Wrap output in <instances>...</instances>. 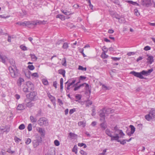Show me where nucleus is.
<instances>
[{
    "label": "nucleus",
    "instance_id": "f257e3e1",
    "mask_svg": "<svg viewBox=\"0 0 155 155\" xmlns=\"http://www.w3.org/2000/svg\"><path fill=\"white\" fill-rule=\"evenodd\" d=\"M46 21H41L39 20H37L35 21H25V26H28V27H30V25H44L46 23Z\"/></svg>",
    "mask_w": 155,
    "mask_h": 155
},
{
    "label": "nucleus",
    "instance_id": "f03ea898",
    "mask_svg": "<svg viewBox=\"0 0 155 155\" xmlns=\"http://www.w3.org/2000/svg\"><path fill=\"white\" fill-rule=\"evenodd\" d=\"M8 70L11 77L13 78H15L18 76L19 74L18 71L17 67H9Z\"/></svg>",
    "mask_w": 155,
    "mask_h": 155
},
{
    "label": "nucleus",
    "instance_id": "7ed1b4c3",
    "mask_svg": "<svg viewBox=\"0 0 155 155\" xmlns=\"http://www.w3.org/2000/svg\"><path fill=\"white\" fill-rule=\"evenodd\" d=\"M38 124L40 126H48V124L47 120L45 117H41L38 121Z\"/></svg>",
    "mask_w": 155,
    "mask_h": 155
},
{
    "label": "nucleus",
    "instance_id": "20e7f679",
    "mask_svg": "<svg viewBox=\"0 0 155 155\" xmlns=\"http://www.w3.org/2000/svg\"><path fill=\"white\" fill-rule=\"evenodd\" d=\"M37 94L35 92L33 91L31 92L29 94L26 95L27 98L29 99L31 101L36 100V96Z\"/></svg>",
    "mask_w": 155,
    "mask_h": 155
},
{
    "label": "nucleus",
    "instance_id": "39448f33",
    "mask_svg": "<svg viewBox=\"0 0 155 155\" xmlns=\"http://www.w3.org/2000/svg\"><path fill=\"white\" fill-rule=\"evenodd\" d=\"M130 74L140 79H144V78L142 75L141 72H135V71H131L130 73Z\"/></svg>",
    "mask_w": 155,
    "mask_h": 155
},
{
    "label": "nucleus",
    "instance_id": "423d86ee",
    "mask_svg": "<svg viewBox=\"0 0 155 155\" xmlns=\"http://www.w3.org/2000/svg\"><path fill=\"white\" fill-rule=\"evenodd\" d=\"M42 141V139L41 137L39 139L33 140L32 143L34 147L36 148L38 147L39 145V143H41Z\"/></svg>",
    "mask_w": 155,
    "mask_h": 155
},
{
    "label": "nucleus",
    "instance_id": "0eeeda50",
    "mask_svg": "<svg viewBox=\"0 0 155 155\" xmlns=\"http://www.w3.org/2000/svg\"><path fill=\"white\" fill-rule=\"evenodd\" d=\"M104 111V108L103 109L99 111V116L101 117L100 118V121H102V120L104 121V120H105V115L106 114Z\"/></svg>",
    "mask_w": 155,
    "mask_h": 155
},
{
    "label": "nucleus",
    "instance_id": "6e6552de",
    "mask_svg": "<svg viewBox=\"0 0 155 155\" xmlns=\"http://www.w3.org/2000/svg\"><path fill=\"white\" fill-rule=\"evenodd\" d=\"M115 136H113V135L110 137L111 138L110 139L111 141L116 140L117 142H120V140H119L120 137L119 136L118 134H115Z\"/></svg>",
    "mask_w": 155,
    "mask_h": 155
},
{
    "label": "nucleus",
    "instance_id": "1a4fd4ad",
    "mask_svg": "<svg viewBox=\"0 0 155 155\" xmlns=\"http://www.w3.org/2000/svg\"><path fill=\"white\" fill-rule=\"evenodd\" d=\"M153 71V69L151 68L150 69L148 70L147 71L143 70L141 71V72L142 75L147 76L148 75H150V73H151Z\"/></svg>",
    "mask_w": 155,
    "mask_h": 155
},
{
    "label": "nucleus",
    "instance_id": "9d476101",
    "mask_svg": "<svg viewBox=\"0 0 155 155\" xmlns=\"http://www.w3.org/2000/svg\"><path fill=\"white\" fill-rule=\"evenodd\" d=\"M26 85L30 91H32L34 90V85L31 82H28Z\"/></svg>",
    "mask_w": 155,
    "mask_h": 155
},
{
    "label": "nucleus",
    "instance_id": "9b49d317",
    "mask_svg": "<svg viewBox=\"0 0 155 155\" xmlns=\"http://www.w3.org/2000/svg\"><path fill=\"white\" fill-rule=\"evenodd\" d=\"M142 3L144 5L147 7H148L151 5L150 0H143Z\"/></svg>",
    "mask_w": 155,
    "mask_h": 155
},
{
    "label": "nucleus",
    "instance_id": "f8f14e48",
    "mask_svg": "<svg viewBox=\"0 0 155 155\" xmlns=\"http://www.w3.org/2000/svg\"><path fill=\"white\" fill-rule=\"evenodd\" d=\"M147 56H148L147 59L148 61L147 62L151 64L154 61L153 57L152 56H149L148 55H147Z\"/></svg>",
    "mask_w": 155,
    "mask_h": 155
},
{
    "label": "nucleus",
    "instance_id": "ddd939ff",
    "mask_svg": "<svg viewBox=\"0 0 155 155\" xmlns=\"http://www.w3.org/2000/svg\"><path fill=\"white\" fill-rule=\"evenodd\" d=\"M37 130L38 131V132L39 133H40L41 134V135L44 136L45 135V130L42 128L40 127H38L37 128Z\"/></svg>",
    "mask_w": 155,
    "mask_h": 155
},
{
    "label": "nucleus",
    "instance_id": "4468645a",
    "mask_svg": "<svg viewBox=\"0 0 155 155\" xmlns=\"http://www.w3.org/2000/svg\"><path fill=\"white\" fill-rule=\"evenodd\" d=\"M101 121L102 123L100 124V125L102 130H104L107 127V126L105 124V120H104V121L102 120V121Z\"/></svg>",
    "mask_w": 155,
    "mask_h": 155
},
{
    "label": "nucleus",
    "instance_id": "2eb2a0df",
    "mask_svg": "<svg viewBox=\"0 0 155 155\" xmlns=\"http://www.w3.org/2000/svg\"><path fill=\"white\" fill-rule=\"evenodd\" d=\"M118 134L120 135V137H123L124 136V134L123 133V132L122 130H120L119 129L116 131V132H114V134Z\"/></svg>",
    "mask_w": 155,
    "mask_h": 155
},
{
    "label": "nucleus",
    "instance_id": "dca6fc26",
    "mask_svg": "<svg viewBox=\"0 0 155 155\" xmlns=\"http://www.w3.org/2000/svg\"><path fill=\"white\" fill-rule=\"evenodd\" d=\"M149 114L153 119L155 118V110L151 109L150 111Z\"/></svg>",
    "mask_w": 155,
    "mask_h": 155
},
{
    "label": "nucleus",
    "instance_id": "f3484780",
    "mask_svg": "<svg viewBox=\"0 0 155 155\" xmlns=\"http://www.w3.org/2000/svg\"><path fill=\"white\" fill-rule=\"evenodd\" d=\"M24 81V79L21 78H20L17 81V84L18 86L20 87L22 84V83Z\"/></svg>",
    "mask_w": 155,
    "mask_h": 155
},
{
    "label": "nucleus",
    "instance_id": "a211bd4d",
    "mask_svg": "<svg viewBox=\"0 0 155 155\" xmlns=\"http://www.w3.org/2000/svg\"><path fill=\"white\" fill-rule=\"evenodd\" d=\"M68 136L71 139H74L76 138L77 135L74 133L70 132Z\"/></svg>",
    "mask_w": 155,
    "mask_h": 155
},
{
    "label": "nucleus",
    "instance_id": "6ab92c4d",
    "mask_svg": "<svg viewBox=\"0 0 155 155\" xmlns=\"http://www.w3.org/2000/svg\"><path fill=\"white\" fill-rule=\"evenodd\" d=\"M24 109V106L23 104H19L17 107V110H22Z\"/></svg>",
    "mask_w": 155,
    "mask_h": 155
},
{
    "label": "nucleus",
    "instance_id": "aec40b11",
    "mask_svg": "<svg viewBox=\"0 0 155 155\" xmlns=\"http://www.w3.org/2000/svg\"><path fill=\"white\" fill-rule=\"evenodd\" d=\"M113 132L112 131L110 130L109 129H107L105 130V133L109 136L110 137H111L112 135V134Z\"/></svg>",
    "mask_w": 155,
    "mask_h": 155
},
{
    "label": "nucleus",
    "instance_id": "412c9836",
    "mask_svg": "<svg viewBox=\"0 0 155 155\" xmlns=\"http://www.w3.org/2000/svg\"><path fill=\"white\" fill-rule=\"evenodd\" d=\"M61 12L64 14L66 15H68L71 14H72V13H71L70 12L65 10H62Z\"/></svg>",
    "mask_w": 155,
    "mask_h": 155
},
{
    "label": "nucleus",
    "instance_id": "4be33fe9",
    "mask_svg": "<svg viewBox=\"0 0 155 155\" xmlns=\"http://www.w3.org/2000/svg\"><path fill=\"white\" fill-rule=\"evenodd\" d=\"M127 2L129 3L130 4H131L134 5H137V6H139V5L138 3H137L136 2H134L132 1L131 0H127L126 1Z\"/></svg>",
    "mask_w": 155,
    "mask_h": 155
},
{
    "label": "nucleus",
    "instance_id": "5701e85b",
    "mask_svg": "<svg viewBox=\"0 0 155 155\" xmlns=\"http://www.w3.org/2000/svg\"><path fill=\"white\" fill-rule=\"evenodd\" d=\"M58 73L62 75L64 77H65V71L64 70L62 69H60L58 70Z\"/></svg>",
    "mask_w": 155,
    "mask_h": 155
},
{
    "label": "nucleus",
    "instance_id": "b1692460",
    "mask_svg": "<svg viewBox=\"0 0 155 155\" xmlns=\"http://www.w3.org/2000/svg\"><path fill=\"white\" fill-rule=\"evenodd\" d=\"M30 119L31 122L32 123H35L37 121V119L36 118L34 117L33 116H31L30 117Z\"/></svg>",
    "mask_w": 155,
    "mask_h": 155
},
{
    "label": "nucleus",
    "instance_id": "393cba45",
    "mask_svg": "<svg viewBox=\"0 0 155 155\" xmlns=\"http://www.w3.org/2000/svg\"><path fill=\"white\" fill-rule=\"evenodd\" d=\"M48 96L52 102H54V101H55V97L51 95L50 94H48Z\"/></svg>",
    "mask_w": 155,
    "mask_h": 155
},
{
    "label": "nucleus",
    "instance_id": "a878e982",
    "mask_svg": "<svg viewBox=\"0 0 155 155\" xmlns=\"http://www.w3.org/2000/svg\"><path fill=\"white\" fill-rule=\"evenodd\" d=\"M11 65L12 66H10V67H16V66L15 65V61L13 59H10L9 61Z\"/></svg>",
    "mask_w": 155,
    "mask_h": 155
},
{
    "label": "nucleus",
    "instance_id": "bb28decb",
    "mask_svg": "<svg viewBox=\"0 0 155 155\" xmlns=\"http://www.w3.org/2000/svg\"><path fill=\"white\" fill-rule=\"evenodd\" d=\"M130 127L131 129V134H134L135 130V128L132 125H130Z\"/></svg>",
    "mask_w": 155,
    "mask_h": 155
},
{
    "label": "nucleus",
    "instance_id": "cd10ccee",
    "mask_svg": "<svg viewBox=\"0 0 155 155\" xmlns=\"http://www.w3.org/2000/svg\"><path fill=\"white\" fill-rule=\"evenodd\" d=\"M43 84L45 85H47L48 84V82L47 80L46 79H43L42 80Z\"/></svg>",
    "mask_w": 155,
    "mask_h": 155
},
{
    "label": "nucleus",
    "instance_id": "c85d7f7f",
    "mask_svg": "<svg viewBox=\"0 0 155 155\" xmlns=\"http://www.w3.org/2000/svg\"><path fill=\"white\" fill-rule=\"evenodd\" d=\"M112 110L110 108H108L106 109H105V112L106 115H108V114L111 113Z\"/></svg>",
    "mask_w": 155,
    "mask_h": 155
},
{
    "label": "nucleus",
    "instance_id": "c756f323",
    "mask_svg": "<svg viewBox=\"0 0 155 155\" xmlns=\"http://www.w3.org/2000/svg\"><path fill=\"white\" fill-rule=\"evenodd\" d=\"M7 59V57L5 56H2L0 59V60L2 61L4 63L5 62L6 60Z\"/></svg>",
    "mask_w": 155,
    "mask_h": 155
},
{
    "label": "nucleus",
    "instance_id": "7c9ffc66",
    "mask_svg": "<svg viewBox=\"0 0 155 155\" xmlns=\"http://www.w3.org/2000/svg\"><path fill=\"white\" fill-rule=\"evenodd\" d=\"M63 78H61L60 80V89L61 90H62L63 89Z\"/></svg>",
    "mask_w": 155,
    "mask_h": 155
},
{
    "label": "nucleus",
    "instance_id": "2f4dec72",
    "mask_svg": "<svg viewBox=\"0 0 155 155\" xmlns=\"http://www.w3.org/2000/svg\"><path fill=\"white\" fill-rule=\"evenodd\" d=\"M92 104V102L90 100H88L86 102V106L87 107H89V105H91Z\"/></svg>",
    "mask_w": 155,
    "mask_h": 155
},
{
    "label": "nucleus",
    "instance_id": "473e14b6",
    "mask_svg": "<svg viewBox=\"0 0 155 155\" xmlns=\"http://www.w3.org/2000/svg\"><path fill=\"white\" fill-rule=\"evenodd\" d=\"M20 48L22 50L24 51H27L28 50L27 47L23 45H21L20 46Z\"/></svg>",
    "mask_w": 155,
    "mask_h": 155
},
{
    "label": "nucleus",
    "instance_id": "72a5a7b5",
    "mask_svg": "<svg viewBox=\"0 0 155 155\" xmlns=\"http://www.w3.org/2000/svg\"><path fill=\"white\" fill-rule=\"evenodd\" d=\"M145 118L146 120L148 121H149L151 119H153L149 114L145 115Z\"/></svg>",
    "mask_w": 155,
    "mask_h": 155
},
{
    "label": "nucleus",
    "instance_id": "f704fd0d",
    "mask_svg": "<svg viewBox=\"0 0 155 155\" xmlns=\"http://www.w3.org/2000/svg\"><path fill=\"white\" fill-rule=\"evenodd\" d=\"M102 89L104 90H109L110 89L109 87H107L104 84H102Z\"/></svg>",
    "mask_w": 155,
    "mask_h": 155
},
{
    "label": "nucleus",
    "instance_id": "c9c22d12",
    "mask_svg": "<svg viewBox=\"0 0 155 155\" xmlns=\"http://www.w3.org/2000/svg\"><path fill=\"white\" fill-rule=\"evenodd\" d=\"M68 47H69V46L68 45V44L66 42H65L64 43V44L62 46V48L64 49H67V48H68Z\"/></svg>",
    "mask_w": 155,
    "mask_h": 155
},
{
    "label": "nucleus",
    "instance_id": "e433bc0d",
    "mask_svg": "<svg viewBox=\"0 0 155 155\" xmlns=\"http://www.w3.org/2000/svg\"><path fill=\"white\" fill-rule=\"evenodd\" d=\"M62 64L64 66H66L67 64L65 58H64L62 59Z\"/></svg>",
    "mask_w": 155,
    "mask_h": 155
},
{
    "label": "nucleus",
    "instance_id": "4c0bfd02",
    "mask_svg": "<svg viewBox=\"0 0 155 155\" xmlns=\"http://www.w3.org/2000/svg\"><path fill=\"white\" fill-rule=\"evenodd\" d=\"M72 151L75 153L76 154L77 153V147L76 145H75L73 148L72 149Z\"/></svg>",
    "mask_w": 155,
    "mask_h": 155
},
{
    "label": "nucleus",
    "instance_id": "58836bf2",
    "mask_svg": "<svg viewBox=\"0 0 155 155\" xmlns=\"http://www.w3.org/2000/svg\"><path fill=\"white\" fill-rule=\"evenodd\" d=\"M78 124L79 126H81L83 127H84L85 126V123L82 121H80L78 122Z\"/></svg>",
    "mask_w": 155,
    "mask_h": 155
},
{
    "label": "nucleus",
    "instance_id": "ea45409f",
    "mask_svg": "<svg viewBox=\"0 0 155 155\" xmlns=\"http://www.w3.org/2000/svg\"><path fill=\"white\" fill-rule=\"evenodd\" d=\"M31 57L33 61H36L37 59V57L35 56V54H30Z\"/></svg>",
    "mask_w": 155,
    "mask_h": 155
},
{
    "label": "nucleus",
    "instance_id": "a19ab883",
    "mask_svg": "<svg viewBox=\"0 0 155 155\" xmlns=\"http://www.w3.org/2000/svg\"><path fill=\"white\" fill-rule=\"evenodd\" d=\"M25 126L24 124H21L18 127V128L20 130H23L25 128Z\"/></svg>",
    "mask_w": 155,
    "mask_h": 155
},
{
    "label": "nucleus",
    "instance_id": "79ce46f5",
    "mask_svg": "<svg viewBox=\"0 0 155 155\" xmlns=\"http://www.w3.org/2000/svg\"><path fill=\"white\" fill-rule=\"evenodd\" d=\"M78 69L83 71H86L87 70V68H83L82 66L79 65V66Z\"/></svg>",
    "mask_w": 155,
    "mask_h": 155
},
{
    "label": "nucleus",
    "instance_id": "37998d69",
    "mask_svg": "<svg viewBox=\"0 0 155 155\" xmlns=\"http://www.w3.org/2000/svg\"><path fill=\"white\" fill-rule=\"evenodd\" d=\"M26 106L27 107H31L34 105V104L31 102H28L26 104Z\"/></svg>",
    "mask_w": 155,
    "mask_h": 155
},
{
    "label": "nucleus",
    "instance_id": "c03bdc74",
    "mask_svg": "<svg viewBox=\"0 0 155 155\" xmlns=\"http://www.w3.org/2000/svg\"><path fill=\"white\" fill-rule=\"evenodd\" d=\"M31 141V139L29 138H28L26 140V141L25 142V143L26 144H30Z\"/></svg>",
    "mask_w": 155,
    "mask_h": 155
},
{
    "label": "nucleus",
    "instance_id": "a18cd8bd",
    "mask_svg": "<svg viewBox=\"0 0 155 155\" xmlns=\"http://www.w3.org/2000/svg\"><path fill=\"white\" fill-rule=\"evenodd\" d=\"M23 91L25 92H30L29 89L28 88L27 85L23 88Z\"/></svg>",
    "mask_w": 155,
    "mask_h": 155
},
{
    "label": "nucleus",
    "instance_id": "49530a36",
    "mask_svg": "<svg viewBox=\"0 0 155 155\" xmlns=\"http://www.w3.org/2000/svg\"><path fill=\"white\" fill-rule=\"evenodd\" d=\"M28 130V131H30L32 130V124H28V127H27Z\"/></svg>",
    "mask_w": 155,
    "mask_h": 155
},
{
    "label": "nucleus",
    "instance_id": "de8ad7c7",
    "mask_svg": "<svg viewBox=\"0 0 155 155\" xmlns=\"http://www.w3.org/2000/svg\"><path fill=\"white\" fill-rule=\"evenodd\" d=\"M30 72L29 71H27L25 73V74L26 77L28 78H30Z\"/></svg>",
    "mask_w": 155,
    "mask_h": 155
},
{
    "label": "nucleus",
    "instance_id": "09e8293b",
    "mask_svg": "<svg viewBox=\"0 0 155 155\" xmlns=\"http://www.w3.org/2000/svg\"><path fill=\"white\" fill-rule=\"evenodd\" d=\"M119 21L120 23H123L125 22L124 19L123 18H120L119 19Z\"/></svg>",
    "mask_w": 155,
    "mask_h": 155
},
{
    "label": "nucleus",
    "instance_id": "8fccbe9b",
    "mask_svg": "<svg viewBox=\"0 0 155 155\" xmlns=\"http://www.w3.org/2000/svg\"><path fill=\"white\" fill-rule=\"evenodd\" d=\"M134 14L136 16H139L140 15V14L138 12V10L137 8H136L134 10Z\"/></svg>",
    "mask_w": 155,
    "mask_h": 155
},
{
    "label": "nucleus",
    "instance_id": "3c124183",
    "mask_svg": "<svg viewBox=\"0 0 155 155\" xmlns=\"http://www.w3.org/2000/svg\"><path fill=\"white\" fill-rule=\"evenodd\" d=\"M56 18H58L61 19H62L64 18V15H63L58 14L56 16Z\"/></svg>",
    "mask_w": 155,
    "mask_h": 155
},
{
    "label": "nucleus",
    "instance_id": "603ef678",
    "mask_svg": "<svg viewBox=\"0 0 155 155\" xmlns=\"http://www.w3.org/2000/svg\"><path fill=\"white\" fill-rule=\"evenodd\" d=\"M107 149H104L103 150V152L102 153H100L98 154V155H105L106 154V152H107Z\"/></svg>",
    "mask_w": 155,
    "mask_h": 155
},
{
    "label": "nucleus",
    "instance_id": "864d4df0",
    "mask_svg": "<svg viewBox=\"0 0 155 155\" xmlns=\"http://www.w3.org/2000/svg\"><path fill=\"white\" fill-rule=\"evenodd\" d=\"M101 56L102 58L104 59L107 58L108 56L105 53H104L103 54H102Z\"/></svg>",
    "mask_w": 155,
    "mask_h": 155
},
{
    "label": "nucleus",
    "instance_id": "5fc2aeb1",
    "mask_svg": "<svg viewBox=\"0 0 155 155\" xmlns=\"http://www.w3.org/2000/svg\"><path fill=\"white\" fill-rule=\"evenodd\" d=\"M25 21L24 22H19L16 23L18 25L20 26H25Z\"/></svg>",
    "mask_w": 155,
    "mask_h": 155
},
{
    "label": "nucleus",
    "instance_id": "6e6d98bb",
    "mask_svg": "<svg viewBox=\"0 0 155 155\" xmlns=\"http://www.w3.org/2000/svg\"><path fill=\"white\" fill-rule=\"evenodd\" d=\"M28 68L31 70H33L35 69V67L33 65H29L28 66Z\"/></svg>",
    "mask_w": 155,
    "mask_h": 155
},
{
    "label": "nucleus",
    "instance_id": "4d7b16f0",
    "mask_svg": "<svg viewBox=\"0 0 155 155\" xmlns=\"http://www.w3.org/2000/svg\"><path fill=\"white\" fill-rule=\"evenodd\" d=\"M111 58L112 59H113L114 61H116L119 60L120 59V58L112 57Z\"/></svg>",
    "mask_w": 155,
    "mask_h": 155
},
{
    "label": "nucleus",
    "instance_id": "13d9d810",
    "mask_svg": "<svg viewBox=\"0 0 155 155\" xmlns=\"http://www.w3.org/2000/svg\"><path fill=\"white\" fill-rule=\"evenodd\" d=\"M54 144L56 146H58L60 144L59 141L57 140H55L54 141Z\"/></svg>",
    "mask_w": 155,
    "mask_h": 155
},
{
    "label": "nucleus",
    "instance_id": "bf43d9fd",
    "mask_svg": "<svg viewBox=\"0 0 155 155\" xmlns=\"http://www.w3.org/2000/svg\"><path fill=\"white\" fill-rule=\"evenodd\" d=\"M31 76H33L35 77H38L39 76L37 73H34L31 74Z\"/></svg>",
    "mask_w": 155,
    "mask_h": 155
},
{
    "label": "nucleus",
    "instance_id": "052dcab7",
    "mask_svg": "<svg viewBox=\"0 0 155 155\" xmlns=\"http://www.w3.org/2000/svg\"><path fill=\"white\" fill-rule=\"evenodd\" d=\"M151 48L149 46H145L144 48V50L145 51H148Z\"/></svg>",
    "mask_w": 155,
    "mask_h": 155
},
{
    "label": "nucleus",
    "instance_id": "680f3d73",
    "mask_svg": "<svg viewBox=\"0 0 155 155\" xmlns=\"http://www.w3.org/2000/svg\"><path fill=\"white\" fill-rule=\"evenodd\" d=\"M6 153L5 150H2L1 153H0V155H5Z\"/></svg>",
    "mask_w": 155,
    "mask_h": 155
},
{
    "label": "nucleus",
    "instance_id": "e2e57ef3",
    "mask_svg": "<svg viewBox=\"0 0 155 155\" xmlns=\"http://www.w3.org/2000/svg\"><path fill=\"white\" fill-rule=\"evenodd\" d=\"M75 111V110L74 108L70 110L69 112V114H72L73 113H74Z\"/></svg>",
    "mask_w": 155,
    "mask_h": 155
},
{
    "label": "nucleus",
    "instance_id": "0e129e2a",
    "mask_svg": "<svg viewBox=\"0 0 155 155\" xmlns=\"http://www.w3.org/2000/svg\"><path fill=\"white\" fill-rule=\"evenodd\" d=\"M76 98L78 100H80L81 98V96L79 94H77L75 96Z\"/></svg>",
    "mask_w": 155,
    "mask_h": 155
},
{
    "label": "nucleus",
    "instance_id": "69168bd1",
    "mask_svg": "<svg viewBox=\"0 0 155 155\" xmlns=\"http://www.w3.org/2000/svg\"><path fill=\"white\" fill-rule=\"evenodd\" d=\"M58 102L59 104V105H61L63 104V103L61 100H60L59 99H58Z\"/></svg>",
    "mask_w": 155,
    "mask_h": 155
},
{
    "label": "nucleus",
    "instance_id": "338daca9",
    "mask_svg": "<svg viewBox=\"0 0 155 155\" xmlns=\"http://www.w3.org/2000/svg\"><path fill=\"white\" fill-rule=\"evenodd\" d=\"M15 140L16 142H18L19 141H20L21 140L20 138H19L17 137H15Z\"/></svg>",
    "mask_w": 155,
    "mask_h": 155
},
{
    "label": "nucleus",
    "instance_id": "774afa93",
    "mask_svg": "<svg viewBox=\"0 0 155 155\" xmlns=\"http://www.w3.org/2000/svg\"><path fill=\"white\" fill-rule=\"evenodd\" d=\"M80 153L83 155H87V153L83 150H81L80 151Z\"/></svg>",
    "mask_w": 155,
    "mask_h": 155
}]
</instances>
